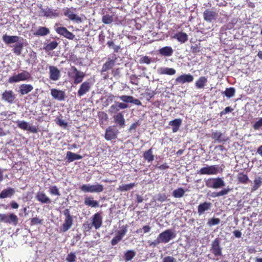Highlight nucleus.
Masks as SVG:
<instances>
[{"label": "nucleus", "mask_w": 262, "mask_h": 262, "mask_svg": "<svg viewBox=\"0 0 262 262\" xmlns=\"http://www.w3.org/2000/svg\"><path fill=\"white\" fill-rule=\"evenodd\" d=\"M64 15L69 18V19L75 21L77 23H81L82 19L76 15L71 8H66L63 10Z\"/></svg>", "instance_id": "obj_14"}, {"label": "nucleus", "mask_w": 262, "mask_h": 262, "mask_svg": "<svg viewBox=\"0 0 262 262\" xmlns=\"http://www.w3.org/2000/svg\"><path fill=\"white\" fill-rule=\"evenodd\" d=\"M144 159L148 162H152L154 159V155L152 154V148H150L143 153Z\"/></svg>", "instance_id": "obj_40"}, {"label": "nucleus", "mask_w": 262, "mask_h": 262, "mask_svg": "<svg viewBox=\"0 0 262 262\" xmlns=\"http://www.w3.org/2000/svg\"><path fill=\"white\" fill-rule=\"evenodd\" d=\"M119 111V108L118 107V105L117 103L115 104H113L111 106L108 112L110 114H113L115 112H117Z\"/></svg>", "instance_id": "obj_59"}, {"label": "nucleus", "mask_w": 262, "mask_h": 262, "mask_svg": "<svg viewBox=\"0 0 262 262\" xmlns=\"http://www.w3.org/2000/svg\"><path fill=\"white\" fill-rule=\"evenodd\" d=\"M36 200L42 204H50L51 199L43 191H38L36 195Z\"/></svg>", "instance_id": "obj_22"}, {"label": "nucleus", "mask_w": 262, "mask_h": 262, "mask_svg": "<svg viewBox=\"0 0 262 262\" xmlns=\"http://www.w3.org/2000/svg\"><path fill=\"white\" fill-rule=\"evenodd\" d=\"M205 185L208 188L217 189L224 187L225 184L221 178H211L205 181Z\"/></svg>", "instance_id": "obj_4"}, {"label": "nucleus", "mask_w": 262, "mask_h": 262, "mask_svg": "<svg viewBox=\"0 0 262 262\" xmlns=\"http://www.w3.org/2000/svg\"><path fill=\"white\" fill-rule=\"evenodd\" d=\"M76 256L74 253L71 252L68 254L66 257V261L67 262H74L76 260Z\"/></svg>", "instance_id": "obj_55"}, {"label": "nucleus", "mask_w": 262, "mask_h": 262, "mask_svg": "<svg viewBox=\"0 0 262 262\" xmlns=\"http://www.w3.org/2000/svg\"><path fill=\"white\" fill-rule=\"evenodd\" d=\"M24 48V44L23 42H17L13 46V52L16 55H20L21 54Z\"/></svg>", "instance_id": "obj_39"}, {"label": "nucleus", "mask_w": 262, "mask_h": 262, "mask_svg": "<svg viewBox=\"0 0 262 262\" xmlns=\"http://www.w3.org/2000/svg\"><path fill=\"white\" fill-rule=\"evenodd\" d=\"M173 52V49L171 47L166 46L159 49V53L162 56H170Z\"/></svg>", "instance_id": "obj_31"}, {"label": "nucleus", "mask_w": 262, "mask_h": 262, "mask_svg": "<svg viewBox=\"0 0 262 262\" xmlns=\"http://www.w3.org/2000/svg\"><path fill=\"white\" fill-rule=\"evenodd\" d=\"M50 33L49 29L45 27H39L38 30L34 33L35 36H45Z\"/></svg>", "instance_id": "obj_36"}, {"label": "nucleus", "mask_w": 262, "mask_h": 262, "mask_svg": "<svg viewBox=\"0 0 262 262\" xmlns=\"http://www.w3.org/2000/svg\"><path fill=\"white\" fill-rule=\"evenodd\" d=\"M80 189L81 191L84 192H91L92 190L90 188V185L89 184H83L80 187Z\"/></svg>", "instance_id": "obj_57"}, {"label": "nucleus", "mask_w": 262, "mask_h": 262, "mask_svg": "<svg viewBox=\"0 0 262 262\" xmlns=\"http://www.w3.org/2000/svg\"><path fill=\"white\" fill-rule=\"evenodd\" d=\"M51 95L54 99L58 101H63L66 98L65 92L57 89H51Z\"/></svg>", "instance_id": "obj_17"}, {"label": "nucleus", "mask_w": 262, "mask_h": 262, "mask_svg": "<svg viewBox=\"0 0 262 262\" xmlns=\"http://www.w3.org/2000/svg\"><path fill=\"white\" fill-rule=\"evenodd\" d=\"M127 225H123L121 229L116 232L115 236L111 241L112 246L117 245L122 239L127 232Z\"/></svg>", "instance_id": "obj_5"}, {"label": "nucleus", "mask_w": 262, "mask_h": 262, "mask_svg": "<svg viewBox=\"0 0 262 262\" xmlns=\"http://www.w3.org/2000/svg\"><path fill=\"white\" fill-rule=\"evenodd\" d=\"M91 84L89 81H84L81 83L77 92L78 96L81 97L90 91Z\"/></svg>", "instance_id": "obj_19"}, {"label": "nucleus", "mask_w": 262, "mask_h": 262, "mask_svg": "<svg viewBox=\"0 0 262 262\" xmlns=\"http://www.w3.org/2000/svg\"><path fill=\"white\" fill-rule=\"evenodd\" d=\"M231 189L228 187L226 188H223L221 191L219 192H214L212 193V196L213 197H219L221 196H223L227 194L230 191Z\"/></svg>", "instance_id": "obj_43"}, {"label": "nucleus", "mask_w": 262, "mask_h": 262, "mask_svg": "<svg viewBox=\"0 0 262 262\" xmlns=\"http://www.w3.org/2000/svg\"><path fill=\"white\" fill-rule=\"evenodd\" d=\"M14 193V189L11 187H8L1 191L0 193V199L10 198L13 195Z\"/></svg>", "instance_id": "obj_29"}, {"label": "nucleus", "mask_w": 262, "mask_h": 262, "mask_svg": "<svg viewBox=\"0 0 262 262\" xmlns=\"http://www.w3.org/2000/svg\"><path fill=\"white\" fill-rule=\"evenodd\" d=\"M90 188L92 190L91 191V193H99L103 191L104 190L103 186L99 184H97L96 185H90Z\"/></svg>", "instance_id": "obj_47"}, {"label": "nucleus", "mask_w": 262, "mask_h": 262, "mask_svg": "<svg viewBox=\"0 0 262 262\" xmlns=\"http://www.w3.org/2000/svg\"><path fill=\"white\" fill-rule=\"evenodd\" d=\"M50 78L54 81H56L60 77V71L54 66L49 67Z\"/></svg>", "instance_id": "obj_23"}, {"label": "nucleus", "mask_w": 262, "mask_h": 262, "mask_svg": "<svg viewBox=\"0 0 262 262\" xmlns=\"http://www.w3.org/2000/svg\"><path fill=\"white\" fill-rule=\"evenodd\" d=\"M176 71L173 68H161L159 70V73L161 75H173Z\"/></svg>", "instance_id": "obj_35"}, {"label": "nucleus", "mask_w": 262, "mask_h": 262, "mask_svg": "<svg viewBox=\"0 0 262 262\" xmlns=\"http://www.w3.org/2000/svg\"><path fill=\"white\" fill-rule=\"evenodd\" d=\"M167 199L166 195L164 193H159L158 195L157 200L160 202H163Z\"/></svg>", "instance_id": "obj_62"}, {"label": "nucleus", "mask_w": 262, "mask_h": 262, "mask_svg": "<svg viewBox=\"0 0 262 262\" xmlns=\"http://www.w3.org/2000/svg\"><path fill=\"white\" fill-rule=\"evenodd\" d=\"M156 93L155 91L151 90L149 89H146L145 93L141 94L144 98L148 101H150V99L154 97Z\"/></svg>", "instance_id": "obj_38"}, {"label": "nucleus", "mask_w": 262, "mask_h": 262, "mask_svg": "<svg viewBox=\"0 0 262 262\" xmlns=\"http://www.w3.org/2000/svg\"><path fill=\"white\" fill-rule=\"evenodd\" d=\"M17 126L19 128L30 131L33 133H36L38 132L37 128L35 126H29L28 123L24 121H18Z\"/></svg>", "instance_id": "obj_21"}, {"label": "nucleus", "mask_w": 262, "mask_h": 262, "mask_svg": "<svg viewBox=\"0 0 262 262\" xmlns=\"http://www.w3.org/2000/svg\"><path fill=\"white\" fill-rule=\"evenodd\" d=\"M42 220L39 219L37 217H33L30 221V225L34 226L37 224H42Z\"/></svg>", "instance_id": "obj_53"}, {"label": "nucleus", "mask_w": 262, "mask_h": 262, "mask_svg": "<svg viewBox=\"0 0 262 262\" xmlns=\"http://www.w3.org/2000/svg\"><path fill=\"white\" fill-rule=\"evenodd\" d=\"M49 191L51 194L54 195H57V196L60 195V193L59 191V189L56 186H51L50 188Z\"/></svg>", "instance_id": "obj_51"}, {"label": "nucleus", "mask_w": 262, "mask_h": 262, "mask_svg": "<svg viewBox=\"0 0 262 262\" xmlns=\"http://www.w3.org/2000/svg\"><path fill=\"white\" fill-rule=\"evenodd\" d=\"M113 119L115 123L119 125L121 127H124L125 121L122 113H118L114 116Z\"/></svg>", "instance_id": "obj_25"}, {"label": "nucleus", "mask_w": 262, "mask_h": 262, "mask_svg": "<svg viewBox=\"0 0 262 262\" xmlns=\"http://www.w3.org/2000/svg\"><path fill=\"white\" fill-rule=\"evenodd\" d=\"M203 19L208 23L215 21L218 17V13L212 9H206L203 13Z\"/></svg>", "instance_id": "obj_10"}, {"label": "nucleus", "mask_w": 262, "mask_h": 262, "mask_svg": "<svg viewBox=\"0 0 262 262\" xmlns=\"http://www.w3.org/2000/svg\"><path fill=\"white\" fill-rule=\"evenodd\" d=\"M222 248L221 245V240L219 237L215 238L211 243L210 251L213 255L216 257H220L222 256ZM215 260H219L216 258Z\"/></svg>", "instance_id": "obj_3"}, {"label": "nucleus", "mask_w": 262, "mask_h": 262, "mask_svg": "<svg viewBox=\"0 0 262 262\" xmlns=\"http://www.w3.org/2000/svg\"><path fill=\"white\" fill-rule=\"evenodd\" d=\"M135 183H134L127 184H123L119 186V187L118 188V190L121 192L127 191L133 189V187L135 186Z\"/></svg>", "instance_id": "obj_44"}, {"label": "nucleus", "mask_w": 262, "mask_h": 262, "mask_svg": "<svg viewBox=\"0 0 262 262\" xmlns=\"http://www.w3.org/2000/svg\"><path fill=\"white\" fill-rule=\"evenodd\" d=\"M233 111V108H232L230 106L226 107L223 111L220 112V116L222 117V116L232 112Z\"/></svg>", "instance_id": "obj_61"}, {"label": "nucleus", "mask_w": 262, "mask_h": 262, "mask_svg": "<svg viewBox=\"0 0 262 262\" xmlns=\"http://www.w3.org/2000/svg\"><path fill=\"white\" fill-rule=\"evenodd\" d=\"M211 206V203L210 202H205L200 204L198 207V212L199 214L201 215L203 214L205 211L210 209Z\"/></svg>", "instance_id": "obj_30"}, {"label": "nucleus", "mask_w": 262, "mask_h": 262, "mask_svg": "<svg viewBox=\"0 0 262 262\" xmlns=\"http://www.w3.org/2000/svg\"><path fill=\"white\" fill-rule=\"evenodd\" d=\"M15 98V95L12 90H5L2 94V99L10 104L14 103Z\"/></svg>", "instance_id": "obj_16"}, {"label": "nucleus", "mask_w": 262, "mask_h": 262, "mask_svg": "<svg viewBox=\"0 0 262 262\" xmlns=\"http://www.w3.org/2000/svg\"><path fill=\"white\" fill-rule=\"evenodd\" d=\"M84 203L86 206L91 207H99V203L97 201H95L93 197L86 196L84 198Z\"/></svg>", "instance_id": "obj_33"}, {"label": "nucleus", "mask_w": 262, "mask_h": 262, "mask_svg": "<svg viewBox=\"0 0 262 262\" xmlns=\"http://www.w3.org/2000/svg\"><path fill=\"white\" fill-rule=\"evenodd\" d=\"M102 224V217L100 213H96L92 217V226L96 229H99Z\"/></svg>", "instance_id": "obj_18"}, {"label": "nucleus", "mask_w": 262, "mask_h": 262, "mask_svg": "<svg viewBox=\"0 0 262 262\" xmlns=\"http://www.w3.org/2000/svg\"><path fill=\"white\" fill-rule=\"evenodd\" d=\"M193 76L190 74H184L178 76L176 79V81L178 83L183 84L186 82H191L193 81Z\"/></svg>", "instance_id": "obj_20"}, {"label": "nucleus", "mask_w": 262, "mask_h": 262, "mask_svg": "<svg viewBox=\"0 0 262 262\" xmlns=\"http://www.w3.org/2000/svg\"><path fill=\"white\" fill-rule=\"evenodd\" d=\"M0 221L5 223L16 225L18 222V218L14 213L9 214L0 213Z\"/></svg>", "instance_id": "obj_9"}, {"label": "nucleus", "mask_w": 262, "mask_h": 262, "mask_svg": "<svg viewBox=\"0 0 262 262\" xmlns=\"http://www.w3.org/2000/svg\"><path fill=\"white\" fill-rule=\"evenodd\" d=\"M162 243H167L174 238L176 235L171 229H166L159 234Z\"/></svg>", "instance_id": "obj_11"}, {"label": "nucleus", "mask_w": 262, "mask_h": 262, "mask_svg": "<svg viewBox=\"0 0 262 262\" xmlns=\"http://www.w3.org/2000/svg\"><path fill=\"white\" fill-rule=\"evenodd\" d=\"M33 89V86L30 84H22L19 87L18 92L21 95H24L31 92Z\"/></svg>", "instance_id": "obj_27"}, {"label": "nucleus", "mask_w": 262, "mask_h": 262, "mask_svg": "<svg viewBox=\"0 0 262 262\" xmlns=\"http://www.w3.org/2000/svg\"><path fill=\"white\" fill-rule=\"evenodd\" d=\"M181 124L182 120L181 119H175L169 122V125L172 127L173 133H176L179 130Z\"/></svg>", "instance_id": "obj_32"}, {"label": "nucleus", "mask_w": 262, "mask_h": 262, "mask_svg": "<svg viewBox=\"0 0 262 262\" xmlns=\"http://www.w3.org/2000/svg\"><path fill=\"white\" fill-rule=\"evenodd\" d=\"M235 93V90L234 88L231 87L226 88L225 91L222 92L227 97L231 98L234 96Z\"/></svg>", "instance_id": "obj_49"}, {"label": "nucleus", "mask_w": 262, "mask_h": 262, "mask_svg": "<svg viewBox=\"0 0 262 262\" xmlns=\"http://www.w3.org/2000/svg\"><path fill=\"white\" fill-rule=\"evenodd\" d=\"M237 178L238 182L242 184H247L249 180L248 176L243 172L239 173Z\"/></svg>", "instance_id": "obj_45"}, {"label": "nucleus", "mask_w": 262, "mask_h": 262, "mask_svg": "<svg viewBox=\"0 0 262 262\" xmlns=\"http://www.w3.org/2000/svg\"><path fill=\"white\" fill-rule=\"evenodd\" d=\"M39 8L41 9L40 15L46 17L47 18H56L59 16V12L57 9H53L50 7L42 8V5Z\"/></svg>", "instance_id": "obj_8"}, {"label": "nucleus", "mask_w": 262, "mask_h": 262, "mask_svg": "<svg viewBox=\"0 0 262 262\" xmlns=\"http://www.w3.org/2000/svg\"><path fill=\"white\" fill-rule=\"evenodd\" d=\"M173 38L176 39L181 43H185L188 39L187 34L183 32H179L178 33L174 34L173 36Z\"/></svg>", "instance_id": "obj_28"}, {"label": "nucleus", "mask_w": 262, "mask_h": 262, "mask_svg": "<svg viewBox=\"0 0 262 262\" xmlns=\"http://www.w3.org/2000/svg\"><path fill=\"white\" fill-rule=\"evenodd\" d=\"M116 60V57H115L114 59L108 58L107 61L103 64L101 70V74L102 75H103L104 79H107L108 78V75L106 74L105 72L113 69V67L115 64Z\"/></svg>", "instance_id": "obj_7"}, {"label": "nucleus", "mask_w": 262, "mask_h": 262, "mask_svg": "<svg viewBox=\"0 0 262 262\" xmlns=\"http://www.w3.org/2000/svg\"><path fill=\"white\" fill-rule=\"evenodd\" d=\"M68 75L70 78L73 80L74 84H78L83 81L85 76V74L81 71H79L75 66H72L68 72Z\"/></svg>", "instance_id": "obj_1"}, {"label": "nucleus", "mask_w": 262, "mask_h": 262, "mask_svg": "<svg viewBox=\"0 0 262 262\" xmlns=\"http://www.w3.org/2000/svg\"><path fill=\"white\" fill-rule=\"evenodd\" d=\"M31 78V75L29 72L27 71H23L21 73H18L17 75L11 76L8 80V82L10 83L18 82L21 81H25Z\"/></svg>", "instance_id": "obj_6"}, {"label": "nucleus", "mask_w": 262, "mask_h": 262, "mask_svg": "<svg viewBox=\"0 0 262 262\" xmlns=\"http://www.w3.org/2000/svg\"><path fill=\"white\" fill-rule=\"evenodd\" d=\"M140 62L141 63L149 64L151 62V59L149 57L145 56L141 58Z\"/></svg>", "instance_id": "obj_60"}, {"label": "nucleus", "mask_w": 262, "mask_h": 262, "mask_svg": "<svg viewBox=\"0 0 262 262\" xmlns=\"http://www.w3.org/2000/svg\"><path fill=\"white\" fill-rule=\"evenodd\" d=\"M113 16L108 14L103 15L102 18V21L105 24H110L113 21Z\"/></svg>", "instance_id": "obj_50"}, {"label": "nucleus", "mask_w": 262, "mask_h": 262, "mask_svg": "<svg viewBox=\"0 0 262 262\" xmlns=\"http://www.w3.org/2000/svg\"><path fill=\"white\" fill-rule=\"evenodd\" d=\"M162 262H176V259L173 256H167L163 259Z\"/></svg>", "instance_id": "obj_63"}, {"label": "nucleus", "mask_w": 262, "mask_h": 262, "mask_svg": "<svg viewBox=\"0 0 262 262\" xmlns=\"http://www.w3.org/2000/svg\"><path fill=\"white\" fill-rule=\"evenodd\" d=\"M217 172V166L216 165H211L201 168L198 172V173L200 174L213 175L216 174Z\"/></svg>", "instance_id": "obj_13"}, {"label": "nucleus", "mask_w": 262, "mask_h": 262, "mask_svg": "<svg viewBox=\"0 0 262 262\" xmlns=\"http://www.w3.org/2000/svg\"><path fill=\"white\" fill-rule=\"evenodd\" d=\"M262 127V118H260L258 121H256L253 125V127L255 130H258Z\"/></svg>", "instance_id": "obj_58"}, {"label": "nucleus", "mask_w": 262, "mask_h": 262, "mask_svg": "<svg viewBox=\"0 0 262 262\" xmlns=\"http://www.w3.org/2000/svg\"><path fill=\"white\" fill-rule=\"evenodd\" d=\"M211 137L212 139L219 143L226 142L228 140V138H226L223 133L219 131L212 132Z\"/></svg>", "instance_id": "obj_24"}, {"label": "nucleus", "mask_w": 262, "mask_h": 262, "mask_svg": "<svg viewBox=\"0 0 262 262\" xmlns=\"http://www.w3.org/2000/svg\"><path fill=\"white\" fill-rule=\"evenodd\" d=\"M191 50L192 53H196L200 51V48L198 45H195L191 47Z\"/></svg>", "instance_id": "obj_64"}, {"label": "nucleus", "mask_w": 262, "mask_h": 262, "mask_svg": "<svg viewBox=\"0 0 262 262\" xmlns=\"http://www.w3.org/2000/svg\"><path fill=\"white\" fill-rule=\"evenodd\" d=\"M221 220L219 218H212L208 221V224L209 226H213L220 224Z\"/></svg>", "instance_id": "obj_56"}, {"label": "nucleus", "mask_w": 262, "mask_h": 262, "mask_svg": "<svg viewBox=\"0 0 262 262\" xmlns=\"http://www.w3.org/2000/svg\"><path fill=\"white\" fill-rule=\"evenodd\" d=\"M135 255V251L133 250H128L124 253V259L126 261L131 260Z\"/></svg>", "instance_id": "obj_48"}, {"label": "nucleus", "mask_w": 262, "mask_h": 262, "mask_svg": "<svg viewBox=\"0 0 262 262\" xmlns=\"http://www.w3.org/2000/svg\"><path fill=\"white\" fill-rule=\"evenodd\" d=\"M55 31L58 34L70 40H73L75 38V35L73 33L68 31L66 27H57L55 29Z\"/></svg>", "instance_id": "obj_15"}, {"label": "nucleus", "mask_w": 262, "mask_h": 262, "mask_svg": "<svg viewBox=\"0 0 262 262\" xmlns=\"http://www.w3.org/2000/svg\"><path fill=\"white\" fill-rule=\"evenodd\" d=\"M58 45V43L56 40H53L49 43L45 44L43 49L47 51H50L56 49Z\"/></svg>", "instance_id": "obj_42"}, {"label": "nucleus", "mask_w": 262, "mask_h": 262, "mask_svg": "<svg viewBox=\"0 0 262 262\" xmlns=\"http://www.w3.org/2000/svg\"><path fill=\"white\" fill-rule=\"evenodd\" d=\"M160 243H162V242H161L160 239L159 238V236L154 241H148V246L149 247H152V248H154V247H156L158 246V245H159Z\"/></svg>", "instance_id": "obj_52"}, {"label": "nucleus", "mask_w": 262, "mask_h": 262, "mask_svg": "<svg viewBox=\"0 0 262 262\" xmlns=\"http://www.w3.org/2000/svg\"><path fill=\"white\" fill-rule=\"evenodd\" d=\"M184 194L185 190L182 187L178 188L172 192V196L176 198H182L184 196Z\"/></svg>", "instance_id": "obj_46"}, {"label": "nucleus", "mask_w": 262, "mask_h": 262, "mask_svg": "<svg viewBox=\"0 0 262 262\" xmlns=\"http://www.w3.org/2000/svg\"><path fill=\"white\" fill-rule=\"evenodd\" d=\"M119 99L125 103H130L133 99V96L127 95H122L119 96Z\"/></svg>", "instance_id": "obj_54"}, {"label": "nucleus", "mask_w": 262, "mask_h": 262, "mask_svg": "<svg viewBox=\"0 0 262 262\" xmlns=\"http://www.w3.org/2000/svg\"><path fill=\"white\" fill-rule=\"evenodd\" d=\"M63 214L65 217L64 222L60 228L61 232H66L68 231L73 224V216L71 215L69 209H66L63 211Z\"/></svg>", "instance_id": "obj_2"}, {"label": "nucleus", "mask_w": 262, "mask_h": 262, "mask_svg": "<svg viewBox=\"0 0 262 262\" xmlns=\"http://www.w3.org/2000/svg\"><path fill=\"white\" fill-rule=\"evenodd\" d=\"M3 41L7 45L17 42L19 39L18 36H10L5 34L3 36Z\"/></svg>", "instance_id": "obj_26"}, {"label": "nucleus", "mask_w": 262, "mask_h": 262, "mask_svg": "<svg viewBox=\"0 0 262 262\" xmlns=\"http://www.w3.org/2000/svg\"><path fill=\"white\" fill-rule=\"evenodd\" d=\"M207 78L205 76H201L195 81V85L198 89H203L207 82Z\"/></svg>", "instance_id": "obj_34"}, {"label": "nucleus", "mask_w": 262, "mask_h": 262, "mask_svg": "<svg viewBox=\"0 0 262 262\" xmlns=\"http://www.w3.org/2000/svg\"><path fill=\"white\" fill-rule=\"evenodd\" d=\"M262 185V178L258 177L254 180V184L252 187L251 191H255L257 190Z\"/></svg>", "instance_id": "obj_41"}, {"label": "nucleus", "mask_w": 262, "mask_h": 262, "mask_svg": "<svg viewBox=\"0 0 262 262\" xmlns=\"http://www.w3.org/2000/svg\"><path fill=\"white\" fill-rule=\"evenodd\" d=\"M118 133V130L115 126H110L105 130V139L107 141L115 139L117 137Z\"/></svg>", "instance_id": "obj_12"}, {"label": "nucleus", "mask_w": 262, "mask_h": 262, "mask_svg": "<svg viewBox=\"0 0 262 262\" xmlns=\"http://www.w3.org/2000/svg\"><path fill=\"white\" fill-rule=\"evenodd\" d=\"M67 157L69 162H73L76 160H80L82 158V156L72 152L71 151H68L67 153Z\"/></svg>", "instance_id": "obj_37"}]
</instances>
